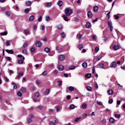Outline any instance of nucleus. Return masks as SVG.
Wrapping results in <instances>:
<instances>
[{
  "label": "nucleus",
  "mask_w": 125,
  "mask_h": 125,
  "mask_svg": "<svg viewBox=\"0 0 125 125\" xmlns=\"http://www.w3.org/2000/svg\"><path fill=\"white\" fill-rule=\"evenodd\" d=\"M72 12V10L69 8H66L65 10V13L68 16H69Z\"/></svg>",
  "instance_id": "obj_1"
},
{
  "label": "nucleus",
  "mask_w": 125,
  "mask_h": 125,
  "mask_svg": "<svg viewBox=\"0 0 125 125\" xmlns=\"http://www.w3.org/2000/svg\"><path fill=\"white\" fill-rule=\"evenodd\" d=\"M117 64L115 62H113L110 64V67L112 68H115Z\"/></svg>",
  "instance_id": "obj_2"
},
{
  "label": "nucleus",
  "mask_w": 125,
  "mask_h": 125,
  "mask_svg": "<svg viewBox=\"0 0 125 125\" xmlns=\"http://www.w3.org/2000/svg\"><path fill=\"white\" fill-rule=\"evenodd\" d=\"M35 45L37 47H40L42 45V43L40 41H37L36 42Z\"/></svg>",
  "instance_id": "obj_3"
},
{
  "label": "nucleus",
  "mask_w": 125,
  "mask_h": 125,
  "mask_svg": "<svg viewBox=\"0 0 125 125\" xmlns=\"http://www.w3.org/2000/svg\"><path fill=\"white\" fill-rule=\"evenodd\" d=\"M104 66V65L102 63H99L97 65L98 67L103 68Z\"/></svg>",
  "instance_id": "obj_4"
},
{
  "label": "nucleus",
  "mask_w": 125,
  "mask_h": 125,
  "mask_svg": "<svg viewBox=\"0 0 125 125\" xmlns=\"http://www.w3.org/2000/svg\"><path fill=\"white\" fill-rule=\"evenodd\" d=\"M87 15L88 17L89 18H92L93 16V15L92 13L90 11H89L87 12Z\"/></svg>",
  "instance_id": "obj_5"
},
{
  "label": "nucleus",
  "mask_w": 125,
  "mask_h": 125,
  "mask_svg": "<svg viewBox=\"0 0 125 125\" xmlns=\"http://www.w3.org/2000/svg\"><path fill=\"white\" fill-rule=\"evenodd\" d=\"M98 7L97 6H95L93 7V10L94 12H97L98 9Z\"/></svg>",
  "instance_id": "obj_6"
},
{
  "label": "nucleus",
  "mask_w": 125,
  "mask_h": 125,
  "mask_svg": "<svg viewBox=\"0 0 125 125\" xmlns=\"http://www.w3.org/2000/svg\"><path fill=\"white\" fill-rule=\"evenodd\" d=\"M5 51L9 54H12L14 53V52L12 50H6Z\"/></svg>",
  "instance_id": "obj_7"
},
{
  "label": "nucleus",
  "mask_w": 125,
  "mask_h": 125,
  "mask_svg": "<svg viewBox=\"0 0 125 125\" xmlns=\"http://www.w3.org/2000/svg\"><path fill=\"white\" fill-rule=\"evenodd\" d=\"M64 68V67L62 65H60L58 66V69L60 71H62L63 70Z\"/></svg>",
  "instance_id": "obj_8"
},
{
  "label": "nucleus",
  "mask_w": 125,
  "mask_h": 125,
  "mask_svg": "<svg viewBox=\"0 0 125 125\" xmlns=\"http://www.w3.org/2000/svg\"><path fill=\"white\" fill-rule=\"evenodd\" d=\"M65 58V56L63 55H61L59 56V59L61 61L63 60Z\"/></svg>",
  "instance_id": "obj_9"
},
{
  "label": "nucleus",
  "mask_w": 125,
  "mask_h": 125,
  "mask_svg": "<svg viewBox=\"0 0 125 125\" xmlns=\"http://www.w3.org/2000/svg\"><path fill=\"white\" fill-rule=\"evenodd\" d=\"M109 121L110 123H113L115 122V120L112 117H111L109 118Z\"/></svg>",
  "instance_id": "obj_10"
},
{
  "label": "nucleus",
  "mask_w": 125,
  "mask_h": 125,
  "mask_svg": "<svg viewBox=\"0 0 125 125\" xmlns=\"http://www.w3.org/2000/svg\"><path fill=\"white\" fill-rule=\"evenodd\" d=\"M82 65L83 68H86L87 66V63L86 62H84L83 63Z\"/></svg>",
  "instance_id": "obj_11"
},
{
  "label": "nucleus",
  "mask_w": 125,
  "mask_h": 125,
  "mask_svg": "<svg viewBox=\"0 0 125 125\" xmlns=\"http://www.w3.org/2000/svg\"><path fill=\"white\" fill-rule=\"evenodd\" d=\"M63 4V2L61 0L59 1L57 3V5L60 7Z\"/></svg>",
  "instance_id": "obj_12"
},
{
  "label": "nucleus",
  "mask_w": 125,
  "mask_h": 125,
  "mask_svg": "<svg viewBox=\"0 0 125 125\" xmlns=\"http://www.w3.org/2000/svg\"><path fill=\"white\" fill-rule=\"evenodd\" d=\"M113 48L115 50H117L119 48V47L117 45H113Z\"/></svg>",
  "instance_id": "obj_13"
},
{
  "label": "nucleus",
  "mask_w": 125,
  "mask_h": 125,
  "mask_svg": "<svg viewBox=\"0 0 125 125\" xmlns=\"http://www.w3.org/2000/svg\"><path fill=\"white\" fill-rule=\"evenodd\" d=\"M31 2L30 1H27L26 2V4L27 6H30L31 5Z\"/></svg>",
  "instance_id": "obj_14"
},
{
  "label": "nucleus",
  "mask_w": 125,
  "mask_h": 125,
  "mask_svg": "<svg viewBox=\"0 0 125 125\" xmlns=\"http://www.w3.org/2000/svg\"><path fill=\"white\" fill-rule=\"evenodd\" d=\"M91 25L89 22H87L85 25L86 27L87 28H90L91 27Z\"/></svg>",
  "instance_id": "obj_15"
},
{
  "label": "nucleus",
  "mask_w": 125,
  "mask_h": 125,
  "mask_svg": "<svg viewBox=\"0 0 125 125\" xmlns=\"http://www.w3.org/2000/svg\"><path fill=\"white\" fill-rule=\"evenodd\" d=\"M75 68V66L74 65L71 66L69 67V69L70 70H72L74 69Z\"/></svg>",
  "instance_id": "obj_16"
},
{
  "label": "nucleus",
  "mask_w": 125,
  "mask_h": 125,
  "mask_svg": "<svg viewBox=\"0 0 125 125\" xmlns=\"http://www.w3.org/2000/svg\"><path fill=\"white\" fill-rule=\"evenodd\" d=\"M82 37V35L81 34L78 33L77 35V37L78 39H81Z\"/></svg>",
  "instance_id": "obj_17"
},
{
  "label": "nucleus",
  "mask_w": 125,
  "mask_h": 125,
  "mask_svg": "<svg viewBox=\"0 0 125 125\" xmlns=\"http://www.w3.org/2000/svg\"><path fill=\"white\" fill-rule=\"evenodd\" d=\"M34 17L33 15H32L30 17L29 20L30 21H32L34 19Z\"/></svg>",
  "instance_id": "obj_18"
},
{
  "label": "nucleus",
  "mask_w": 125,
  "mask_h": 125,
  "mask_svg": "<svg viewBox=\"0 0 125 125\" xmlns=\"http://www.w3.org/2000/svg\"><path fill=\"white\" fill-rule=\"evenodd\" d=\"M50 92V90L49 89H46L44 93L45 95L48 94Z\"/></svg>",
  "instance_id": "obj_19"
},
{
  "label": "nucleus",
  "mask_w": 125,
  "mask_h": 125,
  "mask_svg": "<svg viewBox=\"0 0 125 125\" xmlns=\"http://www.w3.org/2000/svg\"><path fill=\"white\" fill-rule=\"evenodd\" d=\"M107 92L109 95H111L113 93V91L112 90H108Z\"/></svg>",
  "instance_id": "obj_20"
},
{
  "label": "nucleus",
  "mask_w": 125,
  "mask_h": 125,
  "mask_svg": "<svg viewBox=\"0 0 125 125\" xmlns=\"http://www.w3.org/2000/svg\"><path fill=\"white\" fill-rule=\"evenodd\" d=\"M44 51L47 53H48L50 51V49L48 47L45 48L44 49Z\"/></svg>",
  "instance_id": "obj_21"
},
{
  "label": "nucleus",
  "mask_w": 125,
  "mask_h": 125,
  "mask_svg": "<svg viewBox=\"0 0 125 125\" xmlns=\"http://www.w3.org/2000/svg\"><path fill=\"white\" fill-rule=\"evenodd\" d=\"M6 15L8 17H9L11 15V12L9 11H7L6 12Z\"/></svg>",
  "instance_id": "obj_22"
},
{
  "label": "nucleus",
  "mask_w": 125,
  "mask_h": 125,
  "mask_svg": "<svg viewBox=\"0 0 125 125\" xmlns=\"http://www.w3.org/2000/svg\"><path fill=\"white\" fill-rule=\"evenodd\" d=\"M23 75V73L22 72H20L19 73V75L18 76V78H20L21 76H22Z\"/></svg>",
  "instance_id": "obj_23"
},
{
  "label": "nucleus",
  "mask_w": 125,
  "mask_h": 125,
  "mask_svg": "<svg viewBox=\"0 0 125 125\" xmlns=\"http://www.w3.org/2000/svg\"><path fill=\"white\" fill-rule=\"evenodd\" d=\"M52 3L51 2L47 3H46V6L47 7H50L52 5Z\"/></svg>",
  "instance_id": "obj_24"
},
{
  "label": "nucleus",
  "mask_w": 125,
  "mask_h": 125,
  "mask_svg": "<svg viewBox=\"0 0 125 125\" xmlns=\"http://www.w3.org/2000/svg\"><path fill=\"white\" fill-rule=\"evenodd\" d=\"M75 107L74 105L73 104H72L70 105L69 107V108L70 109L72 110L74 109Z\"/></svg>",
  "instance_id": "obj_25"
},
{
  "label": "nucleus",
  "mask_w": 125,
  "mask_h": 125,
  "mask_svg": "<svg viewBox=\"0 0 125 125\" xmlns=\"http://www.w3.org/2000/svg\"><path fill=\"white\" fill-rule=\"evenodd\" d=\"M11 84L13 85V89H16L17 88V86L15 83H14L13 82H12L11 83Z\"/></svg>",
  "instance_id": "obj_26"
},
{
  "label": "nucleus",
  "mask_w": 125,
  "mask_h": 125,
  "mask_svg": "<svg viewBox=\"0 0 125 125\" xmlns=\"http://www.w3.org/2000/svg\"><path fill=\"white\" fill-rule=\"evenodd\" d=\"M23 33L25 35L29 34V30H25L23 31Z\"/></svg>",
  "instance_id": "obj_27"
},
{
  "label": "nucleus",
  "mask_w": 125,
  "mask_h": 125,
  "mask_svg": "<svg viewBox=\"0 0 125 125\" xmlns=\"http://www.w3.org/2000/svg\"><path fill=\"white\" fill-rule=\"evenodd\" d=\"M68 88L69 90L70 91H73L74 90V88L73 86H69Z\"/></svg>",
  "instance_id": "obj_28"
},
{
  "label": "nucleus",
  "mask_w": 125,
  "mask_h": 125,
  "mask_svg": "<svg viewBox=\"0 0 125 125\" xmlns=\"http://www.w3.org/2000/svg\"><path fill=\"white\" fill-rule=\"evenodd\" d=\"M86 89L87 90L90 91L92 90L91 87L89 86H86Z\"/></svg>",
  "instance_id": "obj_29"
},
{
  "label": "nucleus",
  "mask_w": 125,
  "mask_h": 125,
  "mask_svg": "<svg viewBox=\"0 0 125 125\" xmlns=\"http://www.w3.org/2000/svg\"><path fill=\"white\" fill-rule=\"evenodd\" d=\"M28 44L27 42H26L24 43L23 45V47L24 48H26Z\"/></svg>",
  "instance_id": "obj_30"
},
{
  "label": "nucleus",
  "mask_w": 125,
  "mask_h": 125,
  "mask_svg": "<svg viewBox=\"0 0 125 125\" xmlns=\"http://www.w3.org/2000/svg\"><path fill=\"white\" fill-rule=\"evenodd\" d=\"M54 121L55 122V123L57 124L59 122V120L58 119L56 118H54Z\"/></svg>",
  "instance_id": "obj_31"
},
{
  "label": "nucleus",
  "mask_w": 125,
  "mask_h": 125,
  "mask_svg": "<svg viewBox=\"0 0 125 125\" xmlns=\"http://www.w3.org/2000/svg\"><path fill=\"white\" fill-rule=\"evenodd\" d=\"M27 52V50L26 49H24L22 50V53L24 54H26Z\"/></svg>",
  "instance_id": "obj_32"
},
{
  "label": "nucleus",
  "mask_w": 125,
  "mask_h": 125,
  "mask_svg": "<svg viewBox=\"0 0 125 125\" xmlns=\"http://www.w3.org/2000/svg\"><path fill=\"white\" fill-rule=\"evenodd\" d=\"M82 107L83 109L86 108L87 106V104H83L82 105Z\"/></svg>",
  "instance_id": "obj_33"
},
{
  "label": "nucleus",
  "mask_w": 125,
  "mask_h": 125,
  "mask_svg": "<svg viewBox=\"0 0 125 125\" xmlns=\"http://www.w3.org/2000/svg\"><path fill=\"white\" fill-rule=\"evenodd\" d=\"M78 48L79 50H81L83 48V45L80 44L78 45Z\"/></svg>",
  "instance_id": "obj_34"
},
{
  "label": "nucleus",
  "mask_w": 125,
  "mask_h": 125,
  "mask_svg": "<svg viewBox=\"0 0 125 125\" xmlns=\"http://www.w3.org/2000/svg\"><path fill=\"white\" fill-rule=\"evenodd\" d=\"M61 35L62 38H65L66 36V35L63 32L61 33Z\"/></svg>",
  "instance_id": "obj_35"
},
{
  "label": "nucleus",
  "mask_w": 125,
  "mask_h": 125,
  "mask_svg": "<svg viewBox=\"0 0 125 125\" xmlns=\"http://www.w3.org/2000/svg\"><path fill=\"white\" fill-rule=\"evenodd\" d=\"M91 76V74L89 73L86 74L85 75V77L87 78H89Z\"/></svg>",
  "instance_id": "obj_36"
},
{
  "label": "nucleus",
  "mask_w": 125,
  "mask_h": 125,
  "mask_svg": "<svg viewBox=\"0 0 125 125\" xmlns=\"http://www.w3.org/2000/svg\"><path fill=\"white\" fill-rule=\"evenodd\" d=\"M20 90L22 92H24L26 91V89L25 88L22 87L21 88Z\"/></svg>",
  "instance_id": "obj_37"
},
{
  "label": "nucleus",
  "mask_w": 125,
  "mask_h": 125,
  "mask_svg": "<svg viewBox=\"0 0 125 125\" xmlns=\"http://www.w3.org/2000/svg\"><path fill=\"white\" fill-rule=\"evenodd\" d=\"M108 24L109 27L112 26V23L111 21H109L108 22Z\"/></svg>",
  "instance_id": "obj_38"
},
{
  "label": "nucleus",
  "mask_w": 125,
  "mask_h": 125,
  "mask_svg": "<svg viewBox=\"0 0 125 125\" xmlns=\"http://www.w3.org/2000/svg\"><path fill=\"white\" fill-rule=\"evenodd\" d=\"M45 20L46 21H48L50 20V17L48 16H46L45 17Z\"/></svg>",
  "instance_id": "obj_39"
},
{
  "label": "nucleus",
  "mask_w": 125,
  "mask_h": 125,
  "mask_svg": "<svg viewBox=\"0 0 125 125\" xmlns=\"http://www.w3.org/2000/svg\"><path fill=\"white\" fill-rule=\"evenodd\" d=\"M10 42L9 40L7 41L6 42V44L7 46L10 45Z\"/></svg>",
  "instance_id": "obj_40"
},
{
  "label": "nucleus",
  "mask_w": 125,
  "mask_h": 125,
  "mask_svg": "<svg viewBox=\"0 0 125 125\" xmlns=\"http://www.w3.org/2000/svg\"><path fill=\"white\" fill-rule=\"evenodd\" d=\"M106 122V119L104 118L101 120V122L103 124H104Z\"/></svg>",
  "instance_id": "obj_41"
},
{
  "label": "nucleus",
  "mask_w": 125,
  "mask_h": 125,
  "mask_svg": "<svg viewBox=\"0 0 125 125\" xmlns=\"http://www.w3.org/2000/svg\"><path fill=\"white\" fill-rule=\"evenodd\" d=\"M47 74V71H44L42 73V75L43 76H46Z\"/></svg>",
  "instance_id": "obj_42"
},
{
  "label": "nucleus",
  "mask_w": 125,
  "mask_h": 125,
  "mask_svg": "<svg viewBox=\"0 0 125 125\" xmlns=\"http://www.w3.org/2000/svg\"><path fill=\"white\" fill-rule=\"evenodd\" d=\"M25 12L26 14L29 13V8H27L25 9Z\"/></svg>",
  "instance_id": "obj_43"
},
{
  "label": "nucleus",
  "mask_w": 125,
  "mask_h": 125,
  "mask_svg": "<svg viewBox=\"0 0 125 125\" xmlns=\"http://www.w3.org/2000/svg\"><path fill=\"white\" fill-rule=\"evenodd\" d=\"M62 81H59L57 82V85L59 86H61L62 85Z\"/></svg>",
  "instance_id": "obj_44"
},
{
  "label": "nucleus",
  "mask_w": 125,
  "mask_h": 125,
  "mask_svg": "<svg viewBox=\"0 0 125 125\" xmlns=\"http://www.w3.org/2000/svg\"><path fill=\"white\" fill-rule=\"evenodd\" d=\"M27 122L28 123H30L32 122V119L31 118H29Z\"/></svg>",
  "instance_id": "obj_45"
},
{
  "label": "nucleus",
  "mask_w": 125,
  "mask_h": 125,
  "mask_svg": "<svg viewBox=\"0 0 125 125\" xmlns=\"http://www.w3.org/2000/svg\"><path fill=\"white\" fill-rule=\"evenodd\" d=\"M7 34V32L6 31H5L3 32H1V35H2L3 36L4 35H6Z\"/></svg>",
  "instance_id": "obj_46"
},
{
  "label": "nucleus",
  "mask_w": 125,
  "mask_h": 125,
  "mask_svg": "<svg viewBox=\"0 0 125 125\" xmlns=\"http://www.w3.org/2000/svg\"><path fill=\"white\" fill-rule=\"evenodd\" d=\"M42 17L41 16H40L38 19V21L40 22L42 21Z\"/></svg>",
  "instance_id": "obj_47"
},
{
  "label": "nucleus",
  "mask_w": 125,
  "mask_h": 125,
  "mask_svg": "<svg viewBox=\"0 0 125 125\" xmlns=\"http://www.w3.org/2000/svg\"><path fill=\"white\" fill-rule=\"evenodd\" d=\"M18 63L19 64H22L23 63V61L21 60H19L18 61Z\"/></svg>",
  "instance_id": "obj_48"
},
{
  "label": "nucleus",
  "mask_w": 125,
  "mask_h": 125,
  "mask_svg": "<svg viewBox=\"0 0 125 125\" xmlns=\"http://www.w3.org/2000/svg\"><path fill=\"white\" fill-rule=\"evenodd\" d=\"M81 118V117H77L74 120V121L75 122H77L79 121V120H80Z\"/></svg>",
  "instance_id": "obj_49"
},
{
  "label": "nucleus",
  "mask_w": 125,
  "mask_h": 125,
  "mask_svg": "<svg viewBox=\"0 0 125 125\" xmlns=\"http://www.w3.org/2000/svg\"><path fill=\"white\" fill-rule=\"evenodd\" d=\"M17 94L19 96H21L22 95V93L20 91H19L17 93Z\"/></svg>",
  "instance_id": "obj_50"
},
{
  "label": "nucleus",
  "mask_w": 125,
  "mask_h": 125,
  "mask_svg": "<svg viewBox=\"0 0 125 125\" xmlns=\"http://www.w3.org/2000/svg\"><path fill=\"white\" fill-rule=\"evenodd\" d=\"M120 114H115V116L116 118H119L120 117Z\"/></svg>",
  "instance_id": "obj_51"
},
{
  "label": "nucleus",
  "mask_w": 125,
  "mask_h": 125,
  "mask_svg": "<svg viewBox=\"0 0 125 125\" xmlns=\"http://www.w3.org/2000/svg\"><path fill=\"white\" fill-rule=\"evenodd\" d=\"M35 96L38 97L39 96V93L38 92H36L35 93Z\"/></svg>",
  "instance_id": "obj_52"
},
{
  "label": "nucleus",
  "mask_w": 125,
  "mask_h": 125,
  "mask_svg": "<svg viewBox=\"0 0 125 125\" xmlns=\"http://www.w3.org/2000/svg\"><path fill=\"white\" fill-rule=\"evenodd\" d=\"M35 50V48L34 47H32L31 49V52H34Z\"/></svg>",
  "instance_id": "obj_53"
},
{
  "label": "nucleus",
  "mask_w": 125,
  "mask_h": 125,
  "mask_svg": "<svg viewBox=\"0 0 125 125\" xmlns=\"http://www.w3.org/2000/svg\"><path fill=\"white\" fill-rule=\"evenodd\" d=\"M57 27L59 29H61L62 28V25L61 24L57 26Z\"/></svg>",
  "instance_id": "obj_54"
},
{
  "label": "nucleus",
  "mask_w": 125,
  "mask_h": 125,
  "mask_svg": "<svg viewBox=\"0 0 125 125\" xmlns=\"http://www.w3.org/2000/svg\"><path fill=\"white\" fill-rule=\"evenodd\" d=\"M97 104L99 105H101L103 104L102 102L101 101L97 102Z\"/></svg>",
  "instance_id": "obj_55"
},
{
  "label": "nucleus",
  "mask_w": 125,
  "mask_h": 125,
  "mask_svg": "<svg viewBox=\"0 0 125 125\" xmlns=\"http://www.w3.org/2000/svg\"><path fill=\"white\" fill-rule=\"evenodd\" d=\"M43 106L42 105H40L38 106V108L40 110H42V109L43 108Z\"/></svg>",
  "instance_id": "obj_56"
},
{
  "label": "nucleus",
  "mask_w": 125,
  "mask_h": 125,
  "mask_svg": "<svg viewBox=\"0 0 125 125\" xmlns=\"http://www.w3.org/2000/svg\"><path fill=\"white\" fill-rule=\"evenodd\" d=\"M4 80L6 82H8L9 81L8 79L7 78V77L6 76H4Z\"/></svg>",
  "instance_id": "obj_57"
},
{
  "label": "nucleus",
  "mask_w": 125,
  "mask_h": 125,
  "mask_svg": "<svg viewBox=\"0 0 125 125\" xmlns=\"http://www.w3.org/2000/svg\"><path fill=\"white\" fill-rule=\"evenodd\" d=\"M110 12H109L106 14V16L108 17V19H109L110 17Z\"/></svg>",
  "instance_id": "obj_58"
},
{
  "label": "nucleus",
  "mask_w": 125,
  "mask_h": 125,
  "mask_svg": "<svg viewBox=\"0 0 125 125\" xmlns=\"http://www.w3.org/2000/svg\"><path fill=\"white\" fill-rule=\"evenodd\" d=\"M92 37L93 39H94V40L96 39L97 38V37H96V36L95 35H93L92 36Z\"/></svg>",
  "instance_id": "obj_59"
},
{
  "label": "nucleus",
  "mask_w": 125,
  "mask_h": 125,
  "mask_svg": "<svg viewBox=\"0 0 125 125\" xmlns=\"http://www.w3.org/2000/svg\"><path fill=\"white\" fill-rule=\"evenodd\" d=\"M113 100L112 99H110L109 100L108 103L109 104H111L113 103Z\"/></svg>",
  "instance_id": "obj_60"
},
{
  "label": "nucleus",
  "mask_w": 125,
  "mask_h": 125,
  "mask_svg": "<svg viewBox=\"0 0 125 125\" xmlns=\"http://www.w3.org/2000/svg\"><path fill=\"white\" fill-rule=\"evenodd\" d=\"M44 29V27L43 25H41V28L40 30H43Z\"/></svg>",
  "instance_id": "obj_61"
},
{
  "label": "nucleus",
  "mask_w": 125,
  "mask_h": 125,
  "mask_svg": "<svg viewBox=\"0 0 125 125\" xmlns=\"http://www.w3.org/2000/svg\"><path fill=\"white\" fill-rule=\"evenodd\" d=\"M108 39V37L104 36V37L103 40L105 41H106Z\"/></svg>",
  "instance_id": "obj_62"
},
{
  "label": "nucleus",
  "mask_w": 125,
  "mask_h": 125,
  "mask_svg": "<svg viewBox=\"0 0 125 125\" xmlns=\"http://www.w3.org/2000/svg\"><path fill=\"white\" fill-rule=\"evenodd\" d=\"M99 50L98 48L97 47H96L95 48V52H97Z\"/></svg>",
  "instance_id": "obj_63"
},
{
  "label": "nucleus",
  "mask_w": 125,
  "mask_h": 125,
  "mask_svg": "<svg viewBox=\"0 0 125 125\" xmlns=\"http://www.w3.org/2000/svg\"><path fill=\"white\" fill-rule=\"evenodd\" d=\"M50 125H55L54 123L53 122H51L50 123Z\"/></svg>",
  "instance_id": "obj_64"
}]
</instances>
